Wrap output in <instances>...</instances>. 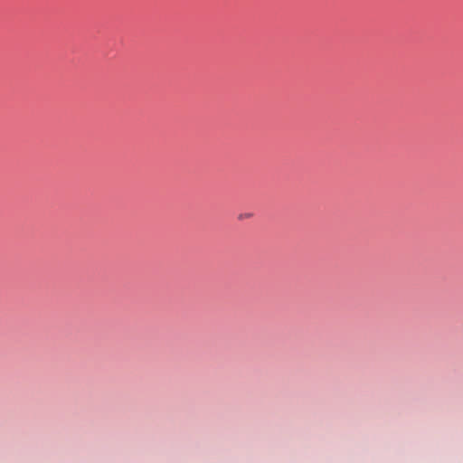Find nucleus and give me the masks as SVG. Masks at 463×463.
I'll list each match as a JSON object with an SVG mask.
<instances>
[{
	"label": "nucleus",
	"instance_id": "f257e3e1",
	"mask_svg": "<svg viewBox=\"0 0 463 463\" xmlns=\"http://www.w3.org/2000/svg\"><path fill=\"white\" fill-rule=\"evenodd\" d=\"M250 216H251V213L240 214L239 219L242 220L243 218H250Z\"/></svg>",
	"mask_w": 463,
	"mask_h": 463
}]
</instances>
